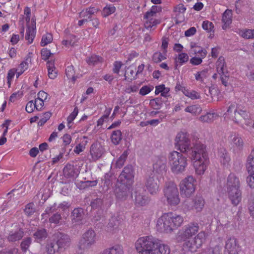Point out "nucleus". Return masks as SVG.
<instances>
[{"instance_id": "f257e3e1", "label": "nucleus", "mask_w": 254, "mask_h": 254, "mask_svg": "<svg viewBox=\"0 0 254 254\" xmlns=\"http://www.w3.org/2000/svg\"><path fill=\"white\" fill-rule=\"evenodd\" d=\"M175 142L178 149L182 153H186L189 158L193 160L196 173L198 175L203 174L209 163L205 146L198 142L191 147L188 134L182 132L178 133Z\"/></svg>"}, {"instance_id": "f03ea898", "label": "nucleus", "mask_w": 254, "mask_h": 254, "mask_svg": "<svg viewBox=\"0 0 254 254\" xmlns=\"http://www.w3.org/2000/svg\"><path fill=\"white\" fill-rule=\"evenodd\" d=\"M199 225L196 223H190L185 225L178 236V239L185 242L183 247L191 253H195L200 248L206 240V234L200 231L194 237L199 230Z\"/></svg>"}, {"instance_id": "7ed1b4c3", "label": "nucleus", "mask_w": 254, "mask_h": 254, "mask_svg": "<svg viewBox=\"0 0 254 254\" xmlns=\"http://www.w3.org/2000/svg\"><path fill=\"white\" fill-rule=\"evenodd\" d=\"M134 170L130 165L126 166L119 176L116 185L115 193L119 200H126L134 182Z\"/></svg>"}, {"instance_id": "20e7f679", "label": "nucleus", "mask_w": 254, "mask_h": 254, "mask_svg": "<svg viewBox=\"0 0 254 254\" xmlns=\"http://www.w3.org/2000/svg\"><path fill=\"white\" fill-rule=\"evenodd\" d=\"M138 254H169L170 250L167 245L160 244L152 236L142 237L135 244Z\"/></svg>"}, {"instance_id": "39448f33", "label": "nucleus", "mask_w": 254, "mask_h": 254, "mask_svg": "<svg viewBox=\"0 0 254 254\" xmlns=\"http://www.w3.org/2000/svg\"><path fill=\"white\" fill-rule=\"evenodd\" d=\"M183 221V217L180 215L165 213L157 219L156 229L160 233H171L181 226Z\"/></svg>"}, {"instance_id": "423d86ee", "label": "nucleus", "mask_w": 254, "mask_h": 254, "mask_svg": "<svg viewBox=\"0 0 254 254\" xmlns=\"http://www.w3.org/2000/svg\"><path fill=\"white\" fill-rule=\"evenodd\" d=\"M172 172L175 174L183 173L188 165L187 157L177 151L170 152L168 156Z\"/></svg>"}, {"instance_id": "0eeeda50", "label": "nucleus", "mask_w": 254, "mask_h": 254, "mask_svg": "<svg viewBox=\"0 0 254 254\" xmlns=\"http://www.w3.org/2000/svg\"><path fill=\"white\" fill-rule=\"evenodd\" d=\"M163 193L168 203L170 205L176 206L180 203L179 191L174 183H166L163 189Z\"/></svg>"}, {"instance_id": "6e6552de", "label": "nucleus", "mask_w": 254, "mask_h": 254, "mask_svg": "<svg viewBox=\"0 0 254 254\" xmlns=\"http://www.w3.org/2000/svg\"><path fill=\"white\" fill-rule=\"evenodd\" d=\"M161 176L156 174L155 172L146 178L145 187L148 192L151 195H155L160 191V179Z\"/></svg>"}, {"instance_id": "1a4fd4ad", "label": "nucleus", "mask_w": 254, "mask_h": 254, "mask_svg": "<svg viewBox=\"0 0 254 254\" xmlns=\"http://www.w3.org/2000/svg\"><path fill=\"white\" fill-rule=\"evenodd\" d=\"M232 119L236 123L240 124L242 126L244 125L249 126L252 124L249 113L245 110L237 107L235 112L231 116Z\"/></svg>"}, {"instance_id": "9d476101", "label": "nucleus", "mask_w": 254, "mask_h": 254, "mask_svg": "<svg viewBox=\"0 0 254 254\" xmlns=\"http://www.w3.org/2000/svg\"><path fill=\"white\" fill-rule=\"evenodd\" d=\"M195 180L189 176L182 180L180 184V192L182 195L190 197L195 190Z\"/></svg>"}, {"instance_id": "9b49d317", "label": "nucleus", "mask_w": 254, "mask_h": 254, "mask_svg": "<svg viewBox=\"0 0 254 254\" xmlns=\"http://www.w3.org/2000/svg\"><path fill=\"white\" fill-rule=\"evenodd\" d=\"M96 241V236L95 232L91 229L87 230L84 233L82 238L79 243V249L86 250L94 245Z\"/></svg>"}, {"instance_id": "f8f14e48", "label": "nucleus", "mask_w": 254, "mask_h": 254, "mask_svg": "<svg viewBox=\"0 0 254 254\" xmlns=\"http://www.w3.org/2000/svg\"><path fill=\"white\" fill-rule=\"evenodd\" d=\"M53 238L54 241L57 245L58 252L61 251L63 249L65 250L70 245V238L65 233L57 232L54 234Z\"/></svg>"}, {"instance_id": "ddd939ff", "label": "nucleus", "mask_w": 254, "mask_h": 254, "mask_svg": "<svg viewBox=\"0 0 254 254\" xmlns=\"http://www.w3.org/2000/svg\"><path fill=\"white\" fill-rule=\"evenodd\" d=\"M106 150L101 143L96 141L93 143L90 148V154L93 161H96L105 154Z\"/></svg>"}, {"instance_id": "4468645a", "label": "nucleus", "mask_w": 254, "mask_h": 254, "mask_svg": "<svg viewBox=\"0 0 254 254\" xmlns=\"http://www.w3.org/2000/svg\"><path fill=\"white\" fill-rule=\"evenodd\" d=\"M167 160L165 157H158L153 164L152 173L155 172L156 174L159 175L165 172L166 168Z\"/></svg>"}, {"instance_id": "2eb2a0df", "label": "nucleus", "mask_w": 254, "mask_h": 254, "mask_svg": "<svg viewBox=\"0 0 254 254\" xmlns=\"http://www.w3.org/2000/svg\"><path fill=\"white\" fill-rule=\"evenodd\" d=\"M229 198L234 206H237L242 200V191L240 189L228 190Z\"/></svg>"}, {"instance_id": "dca6fc26", "label": "nucleus", "mask_w": 254, "mask_h": 254, "mask_svg": "<svg viewBox=\"0 0 254 254\" xmlns=\"http://www.w3.org/2000/svg\"><path fill=\"white\" fill-rule=\"evenodd\" d=\"M79 173L78 169L72 164H67L63 169V174L66 178H76Z\"/></svg>"}, {"instance_id": "f3484780", "label": "nucleus", "mask_w": 254, "mask_h": 254, "mask_svg": "<svg viewBox=\"0 0 254 254\" xmlns=\"http://www.w3.org/2000/svg\"><path fill=\"white\" fill-rule=\"evenodd\" d=\"M134 202L137 206H145L149 203V199L143 192L137 190L134 192Z\"/></svg>"}, {"instance_id": "a211bd4d", "label": "nucleus", "mask_w": 254, "mask_h": 254, "mask_svg": "<svg viewBox=\"0 0 254 254\" xmlns=\"http://www.w3.org/2000/svg\"><path fill=\"white\" fill-rule=\"evenodd\" d=\"M24 236V232L21 228H17L15 230L10 231L7 237L9 242H15L19 241Z\"/></svg>"}, {"instance_id": "6ab92c4d", "label": "nucleus", "mask_w": 254, "mask_h": 254, "mask_svg": "<svg viewBox=\"0 0 254 254\" xmlns=\"http://www.w3.org/2000/svg\"><path fill=\"white\" fill-rule=\"evenodd\" d=\"M84 215L83 210L81 208H74L71 212V222L74 225L80 223Z\"/></svg>"}, {"instance_id": "aec40b11", "label": "nucleus", "mask_w": 254, "mask_h": 254, "mask_svg": "<svg viewBox=\"0 0 254 254\" xmlns=\"http://www.w3.org/2000/svg\"><path fill=\"white\" fill-rule=\"evenodd\" d=\"M240 181L234 174H230L227 178V190L240 189Z\"/></svg>"}, {"instance_id": "412c9836", "label": "nucleus", "mask_w": 254, "mask_h": 254, "mask_svg": "<svg viewBox=\"0 0 254 254\" xmlns=\"http://www.w3.org/2000/svg\"><path fill=\"white\" fill-rule=\"evenodd\" d=\"M35 21L32 19L31 27L28 26L26 29L25 40L28 41L29 44L32 43L36 35V25Z\"/></svg>"}, {"instance_id": "4be33fe9", "label": "nucleus", "mask_w": 254, "mask_h": 254, "mask_svg": "<svg viewBox=\"0 0 254 254\" xmlns=\"http://www.w3.org/2000/svg\"><path fill=\"white\" fill-rule=\"evenodd\" d=\"M48 236L47 230L44 228L38 229L33 234L35 240L37 243H41L45 240Z\"/></svg>"}, {"instance_id": "5701e85b", "label": "nucleus", "mask_w": 254, "mask_h": 254, "mask_svg": "<svg viewBox=\"0 0 254 254\" xmlns=\"http://www.w3.org/2000/svg\"><path fill=\"white\" fill-rule=\"evenodd\" d=\"M232 11L227 9L223 14L222 22L224 25L222 26L223 29H225L232 23Z\"/></svg>"}, {"instance_id": "b1692460", "label": "nucleus", "mask_w": 254, "mask_h": 254, "mask_svg": "<svg viewBox=\"0 0 254 254\" xmlns=\"http://www.w3.org/2000/svg\"><path fill=\"white\" fill-rule=\"evenodd\" d=\"M217 72L219 74H224L228 72L226 68V64L225 62L224 58L220 57L218 59L216 63Z\"/></svg>"}, {"instance_id": "393cba45", "label": "nucleus", "mask_w": 254, "mask_h": 254, "mask_svg": "<svg viewBox=\"0 0 254 254\" xmlns=\"http://www.w3.org/2000/svg\"><path fill=\"white\" fill-rule=\"evenodd\" d=\"M100 254H124L123 248L121 245H116L104 250Z\"/></svg>"}, {"instance_id": "a878e982", "label": "nucleus", "mask_w": 254, "mask_h": 254, "mask_svg": "<svg viewBox=\"0 0 254 254\" xmlns=\"http://www.w3.org/2000/svg\"><path fill=\"white\" fill-rule=\"evenodd\" d=\"M218 157L220 162L223 164H227L230 160V158L225 149L222 148L219 149Z\"/></svg>"}, {"instance_id": "bb28decb", "label": "nucleus", "mask_w": 254, "mask_h": 254, "mask_svg": "<svg viewBox=\"0 0 254 254\" xmlns=\"http://www.w3.org/2000/svg\"><path fill=\"white\" fill-rule=\"evenodd\" d=\"M247 168L250 174L254 175V149L252 150L248 157Z\"/></svg>"}, {"instance_id": "cd10ccee", "label": "nucleus", "mask_w": 254, "mask_h": 254, "mask_svg": "<svg viewBox=\"0 0 254 254\" xmlns=\"http://www.w3.org/2000/svg\"><path fill=\"white\" fill-rule=\"evenodd\" d=\"M226 249L229 252L230 254H235L237 252V242L234 238L229 239L226 244Z\"/></svg>"}, {"instance_id": "c85d7f7f", "label": "nucleus", "mask_w": 254, "mask_h": 254, "mask_svg": "<svg viewBox=\"0 0 254 254\" xmlns=\"http://www.w3.org/2000/svg\"><path fill=\"white\" fill-rule=\"evenodd\" d=\"M48 76L51 79H55L57 76V71L55 67L54 61H48L47 63Z\"/></svg>"}, {"instance_id": "c756f323", "label": "nucleus", "mask_w": 254, "mask_h": 254, "mask_svg": "<svg viewBox=\"0 0 254 254\" xmlns=\"http://www.w3.org/2000/svg\"><path fill=\"white\" fill-rule=\"evenodd\" d=\"M193 207L197 211H200L204 205V200L202 197L196 196L192 200Z\"/></svg>"}, {"instance_id": "7c9ffc66", "label": "nucleus", "mask_w": 254, "mask_h": 254, "mask_svg": "<svg viewBox=\"0 0 254 254\" xmlns=\"http://www.w3.org/2000/svg\"><path fill=\"white\" fill-rule=\"evenodd\" d=\"M218 117V115L215 113H207L204 115L201 116L199 120L203 123H211Z\"/></svg>"}, {"instance_id": "2f4dec72", "label": "nucleus", "mask_w": 254, "mask_h": 254, "mask_svg": "<svg viewBox=\"0 0 254 254\" xmlns=\"http://www.w3.org/2000/svg\"><path fill=\"white\" fill-rule=\"evenodd\" d=\"M237 33L242 37L247 39L254 38V29H239Z\"/></svg>"}, {"instance_id": "473e14b6", "label": "nucleus", "mask_w": 254, "mask_h": 254, "mask_svg": "<svg viewBox=\"0 0 254 254\" xmlns=\"http://www.w3.org/2000/svg\"><path fill=\"white\" fill-rule=\"evenodd\" d=\"M122 139V133L120 130L118 129L113 131L111 135V141L115 145H118Z\"/></svg>"}, {"instance_id": "72a5a7b5", "label": "nucleus", "mask_w": 254, "mask_h": 254, "mask_svg": "<svg viewBox=\"0 0 254 254\" xmlns=\"http://www.w3.org/2000/svg\"><path fill=\"white\" fill-rule=\"evenodd\" d=\"M129 153L127 150L124 151L120 157L117 159L115 164V167L117 168H122L124 164Z\"/></svg>"}, {"instance_id": "f704fd0d", "label": "nucleus", "mask_w": 254, "mask_h": 254, "mask_svg": "<svg viewBox=\"0 0 254 254\" xmlns=\"http://www.w3.org/2000/svg\"><path fill=\"white\" fill-rule=\"evenodd\" d=\"M222 247L216 245L213 248H210L204 250L201 254H222Z\"/></svg>"}, {"instance_id": "c9c22d12", "label": "nucleus", "mask_w": 254, "mask_h": 254, "mask_svg": "<svg viewBox=\"0 0 254 254\" xmlns=\"http://www.w3.org/2000/svg\"><path fill=\"white\" fill-rule=\"evenodd\" d=\"M208 70L207 69H205L202 71L197 72L194 75L195 79L200 82H203L204 80L208 76Z\"/></svg>"}, {"instance_id": "e433bc0d", "label": "nucleus", "mask_w": 254, "mask_h": 254, "mask_svg": "<svg viewBox=\"0 0 254 254\" xmlns=\"http://www.w3.org/2000/svg\"><path fill=\"white\" fill-rule=\"evenodd\" d=\"M62 220V217L60 213L56 212L53 214L49 218V222L51 224H54L55 225H60Z\"/></svg>"}, {"instance_id": "4c0bfd02", "label": "nucleus", "mask_w": 254, "mask_h": 254, "mask_svg": "<svg viewBox=\"0 0 254 254\" xmlns=\"http://www.w3.org/2000/svg\"><path fill=\"white\" fill-rule=\"evenodd\" d=\"M189 60V56L187 54L182 53L178 55V57L175 59L176 62V68L178 65L177 63H179V64L182 65L184 63L187 62Z\"/></svg>"}, {"instance_id": "58836bf2", "label": "nucleus", "mask_w": 254, "mask_h": 254, "mask_svg": "<svg viewBox=\"0 0 254 254\" xmlns=\"http://www.w3.org/2000/svg\"><path fill=\"white\" fill-rule=\"evenodd\" d=\"M75 71L73 65L68 66L65 69V74L68 79H71L74 82L77 79V77L74 75Z\"/></svg>"}, {"instance_id": "ea45409f", "label": "nucleus", "mask_w": 254, "mask_h": 254, "mask_svg": "<svg viewBox=\"0 0 254 254\" xmlns=\"http://www.w3.org/2000/svg\"><path fill=\"white\" fill-rule=\"evenodd\" d=\"M102 58L96 55H92L86 60V62L90 65H95L102 62Z\"/></svg>"}, {"instance_id": "a19ab883", "label": "nucleus", "mask_w": 254, "mask_h": 254, "mask_svg": "<svg viewBox=\"0 0 254 254\" xmlns=\"http://www.w3.org/2000/svg\"><path fill=\"white\" fill-rule=\"evenodd\" d=\"M185 111L186 112H189L192 115H196L198 114L201 111V109L200 107L197 105H192L187 107Z\"/></svg>"}, {"instance_id": "79ce46f5", "label": "nucleus", "mask_w": 254, "mask_h": 254, "mask_svg": "<svg viewBox=\"0 0 254 254\" xmlns=\"http://www.w3.org/2000/svg\"><path fill=\"white\" fill-rule=\"evenodd\" d=\"M163 101L161 98L159 97L155 98L150 101V104L152 107L155 110L159 109L161 107Z\"/></svg>"}, {"instance_id": "37998d69", "label": "nucleus", "mask_w": 254, "mask_h": 254, "mask_svg": "<svg viewBox=\"0 0 254 254\" xmlns=\"http://www.w3.org/2000/svg\"><path fill=\"white\" fill-rule=\"evenodd\" d=\"M53 40V36L50 33H46L43 35L41 45V46H45L47 44L50 43Z\"/></svg>"}, {"instance_id": "c03bdc74", "label": "nucleus", "mask_w": 254, "mask_h": 254, "mask_svg": "<svg viewBox=\"0 0 254 254\" xmlns=\"http://www.w3.org/2000/svg\"><path fill=\"white\" fill-rule=\"evenodd\" d=\"M33 203H29L25 206L24 211L27 216H30L35 213V209Z\"/></svg>"}, {"instance_id": "a18cd8bd", "label": "nucleus", "mask_w": 254, "mask_h": 254, "mask_svg": "<svg viewBox=\"0 0 254 254\" xmlns=\"http://www.w3.org/2000/svg\"><path fill=\"white\" fill-rule=\"evenodd\" d=\"M32 242V239L30 237L26 238L22 241L20 246L23 252H26L29 248Z\"/></svg>"}, {"instance_id": "49530a36", "label": "nucleus", "mask_w": 254, "mask_h": 254, "mask_svg": "<svg viewBox=\"0 0 254 254\" xmlns=\"http://www.w3.org/2000/svg\"><path fill=\"white\" fill-rule=\"evenodd\" d=\"M31 59L30 57H27L25 61L22 62L19 65L18 70H21L23 71H25L28 67L29 64H31Z\"/></svg>"}, {"instance_id": "de8ad7c7", "label": "nucleus", "mask_w": 254, "mask_h": 254, "mask_svg": "<svg viewBox=\"0 0 254 254\" xmlns=\"http://www.w3.org/2000/svg\"><path fill=\"white\" fill-rule=\"evenodd\" d=\"M202 28L208 32H214L213 24L209 21H204L202 24Z\"/></svg>"}, {"instance_id": "09e8293b", "label": "nucleus", "mask_w": 254, "mask_h": 254, "mask_svg": "<svg viewBox=\"0 0 254 254\" xmlns=\"http://www.w3.org/2000/svg\"><path fill=\"white\" fill-rule=\"evenodd\" d=\"M160 20L156 19H149L146 21L144 23V26L146 29L152 28L160 23Z\"/></svg>"}, {"instance_id": "8fccbe9b", "label": "nucleus", "mask_w": 254, "mask_h": 254, "mask_svg": "<svg viewBox=\"0 0 254 254\" xmlns=\"http://www.w3.org/2000/svg\"><path fill=\"white\" fill-rule=\"evenodd\" d=\"M116 8L112 6H107L103 10L102 14L104 17H107L115 12Z\"/></svg>"}, {"instance_id": "3c124183", "label": "nucleus", "mask_w": 254, "mask_h": 254, "mask_svg": "<svg viewBox=\"0 0 254 254\" xmlns=\"http://www.w3.org/2000/svg\"><path fill=\"white\" fill-rule=\"evenodd\" d=\"M56 210V204L54 203L53 205L47 207L45 211V213H43L42 216L43 218H47V215H49L50 214L53 213Z\"/></svg>"}, {"instance_id": "603ef678", "label": "nucleus", "mask_w": 254, "mask_h": 254, "mask_svg": "<svg viewBox=\"0 0 254 254\" xmlns=\"http://www.w3.org/2000/svg\"><path fill=\"white\" fill-rule=\"evenodd\" d=\"M166 59V57L163 56L162 54L160 52L155 53L152 57V60L154 62L156 63L160 62Z\"/></svg>"}, {"instance_id": "864d4df0", "label": "nucleus", "mask_w": 254, "mask_h": 254, "mask_svg": "<svg viewBox=\"0 0 254 254\" xmlns=\"http://www.w3.org/2000/svg\"><path fill=\"white\" fill-rule=\"evenodd\" d=\"M103 204V200L100 198H96L91 202V206L94 209L101 207Z\"/></svg>"}, {"instance_id": "5fc2aeb1", "label": "nucleus", "mask_w": 254, "mask_h": 254, "mask_svg": "<svg viewBox=\"0 0 254 254\" xmlns=\"http://www.w3.org/2000/svg\"><path fill=\"white\" fill-rule=\"evenodd\" d=\"M46 249L49 254H54L56 252L55 242L48 243L46 245Z\"/></svg>"}, {"instance_id": "6e6d98bb", "label": "nucleus", "mask_w": 254, "mask_h": 254, "mask_svg": "<svg viewBox=\"0 0 254 254\" xmlns=\"http://www.w3.org/2000/svg\"><path fill=\"white\" fill-rule=\"evenodd\" d=\"M79 18L86 19L87 22L89 20H91L92 15L87 11V10L83 9L79 13Z\"/></svg>"}, {"instance_id": "4d7b16f0", "label": "nucleus", "mask_w": 254, "mask_h": 254, "mask_svg": "<svg viewBox=\"0 0 254 254\" xmlns=\"http://www.w3.org/2000/svg\"><path fill=\"white\" fill-rule=\"evenodd\" d=\"M216 89L213 87H208L206 86L204 89V94L207 97H210L211 99L213 98V95L214 93L216 92Z\"/></svg>"}, {"instance_id": "13d9d810", "label": "nucleus", "mask_w": 254, "mask_h": 254, "mask_svg": "<svg viewBox=\"0 0 254 254\" xmlns=\"http://www.w3.org/2000/svg\"><path fill=\"white\" fill-rule=\"evenodd\" d=\"M41 54L42 59L45 61L47 60L52 54L50 51L47 49H43L41 50Z\"/></svg>"}, {"instance_id": "bf43d9fd", "label": "nucleus", "mask_w": 254, "mask_h": 254, "mask_svg": "<svg viewBox=\"0 0 254 254\" xmlns=\"http://www.w3.org/2000/svg\"><path fill=\"white\" fill-rule=\"evenodd\" d=\"M186 10V8L182 3H180L176 5L174 9V11L179 13H184Z\"/></svg>"}, {"instance_id": "052dcab7", "label": "nucleus", "mask_w": 254, "mask_h": 254, "mask_svg": "<svg viewBox=\"0 0 254 254\" xmlns=\"http://www.w3.org/2000/svg\"><path fill=\"white\" fill-rule=\"evenodd\" d=\"M128 70H129V71H126L125 73V79L127 80H131L132 79H134V70L133 69H131L129 68H127Z\"/></svg>"}, {"instance_id": "680f3d73", "label": "nucleus", "mask_w": 254, "mask_h": 254, "mask_svg": "<svg viewBox=\"0 0 254 254\" xmlns=\"http://www.w3.org/2000/svg\"><path fill=\"white\" fill-rule=\"evenodd\" d=\"M51 116V114L50 112H46L44 114L43 117H42L39 121L38 124L40 126L44 125L48 120Z\"/></svg>"}, {"instance_id": "e2e57ef3", "label": "nucleus", "mask_w": 254, "mask_h": 254, "mask_svg": "<svg viewBox=\"0 0 254 254\" xmlns=\"http://www.w3.org/2000/svg\"><path fill=\"white\" fill-rule=\"evenodd\" d=\"M35 108H36L35 102L30 101L26 104L25 110L28 113H32Z\"/></svg>"}, {"instance_id": "0e129e2a", "label": "nucleus", "mask_w": 254, "mask_h": 254, "mask_svg": "<svg viewBox=\"0 0 254 254\" xmlns=\"http://www.w3.org/2000/svg\"><path fill=\"white\" fill-rule=\"evenodd\" d=\"M232 141L236 146L241 148L243 145V141L242 138L238 136H235L232 139Z\"/></svg>"}, {"instance_id": "69168bd1", "label": "nucleus", "mask_w": 254, "mask_h": 254, "mask_svg": "<svg viewBox=\"0 0 254 254\" xmlns=\"http://www.w3.org/2000/svg\"><path fill=\"white\" fill-rule=\"evenodd\" d=\"M152 90V88L147 86H143L141 88L139 91V94L141 95H145L148 94Z\"/></svg>"}, {"instance_id": "338daca9", "label": "nucleus", "mask_w": 254, "mask_h": 254, "mask_svg": "<svg viewBox=\"0 0 254 254\" xmlns=\"http://www.w3.org/2000/svg\"><path fill=\"white\" fill-rule=\"evenodd\" d=\"M193 52L195 54H200V57H201L202 58H205L207 54V51L205 50L202 49L201 48L198 46L197 47V48L194 49L193 50Z\"/></svg>"}, {"instance_id": "774afa93", "label": "nucleus", "mask_w": 254, "mask_h": 254, "mask_svg": "<svg viewBox=\"0 0 254 254\" xmlns=\"http://www.w3.org/2000/svg\"><path fill=\"white\" fill-rule=\"evenodd\" d=\"M247 182L251 188H254V175L250 174L247 178Z\"/></svg>"}]
</instances>
